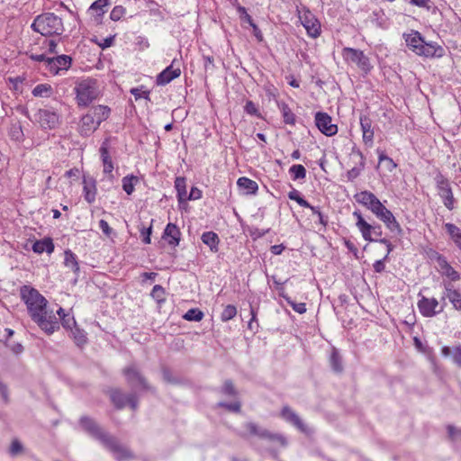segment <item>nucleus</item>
Masks as SVG:
<instances>
[{
	"label": "nucleus",
	"instance_id": "1",
	"mask_svg": "<svg viewBox=\"0 0 461 461\" xmlns=\"http://www.w3.org/2000/svg\"><path fill=\"white\" fill-rule=\"evenodd\" d=\"M20 296L32 320L48 335L59 329V321L52 311H48V301L32 286L23 285Z\"/></svg>",
	"mask_w": 461,
	"mask_h": 461
},
{
	"label": "nucleus",
	"instance_id": "2",
	"mask_svg": "<svg viewBox=\"0 0 461 461\" xmlns=\"http://www.w3.org/2000/svg\"><path fill=\"white\" fill-rule=\"evenodd\" d=\"M403 38L407 47L416 55L429 59L441 58L445 55V50L441 45L434 41H426L418 31L411 30L410 33H404Z\"/></svg>",
	"mask_w": 461,
	"mask_h": 461
},
{
	"label": "nucleus",
	"instance_id": "3",
	"mask_svg": "<svg viewBox=\"0 0 461 461\" xmlns=\"http://www.w3.org/2000/svg\"><path fill=\"white\" fill-rule=\"evenodd\" d=\"M32 29L42 36H60L64 31L62 19L54 13H43L37 15L32 25Z\"/></svg>",
	"mask_w": 461,
	"mask_h": 461
},
{
	"label": "nucleus",
	"instance_id": "4",
	"mask_svg": "<svg viewBox=\"0 0 461 461\" xmlns=\"http://www.w3.org/2000/svg\"><path fill=\"white\" fill-rule=\"evenodd\" d=\"M73 91L76 95L75 100L78 108L88 107L100 95L97 80L91 77L77 80Z\"/></svg>",
	"mask_w": 461,
	"mask_h": 461
},
{
	"label": "nucleus",
	"instance_id": "5",
	"mask_svg": "<svg viewBox=\"0 0 461 461\" xmlns=\"http://www.w3.org/2000/svg\"><path fill=\"white\" fill-rule=\"evenodd\" d=\"M438 194L442 199L443 204L448 209L455 208L456 200L453 195L452 187L449 180L440 172L438 171L434 176Z\"/></svg>",
	"mask_w": 461,
	"mask_h": 461
},
{
	"label": "nucleus",
	"instance_id": "6",
	"mask_svg": "<svg viewBox=\"0 0 461 461\" xmlns=\"http://www.w3.org/2000/svg\"><path fill=\"white\" fill-rule=\"evenodd\" d=\"M79 426L88 434L91 438L98 440L103 446L111 438L107 431H105L94 419L88 416H82L79 419Z\"/></svg>",
	"mask_w": 461,
	"mask_h": 461
},
{
	"label": "nucleus",
	"instance_id": "7",
	"mask_svg": "<svg viewBox=\"0 0 461 461\" xmlns=\"http://www.w3.org/2000/svg\"><path fill=\"white\" fill-rule=\"evenodd\" d=\"M342 57L347 62L356 64L365 73H369L373 68L369 58L361 50L345 47Z\"/></svg>",
	"mask_w": 461,
	"mask_h": 461
},
{
	"label": "nucleus",
	"instance_id": "8",
	"mask_svg": "<svg viewBox=\"0 0 461 461\" xmlns=\"http://www.w3.org/2000/svg\"><path fill=\"white\" fill-rule=\"evenodd\" d=\"M244 426L250 435L257 436L259 438L267 439L270 442H276L283 447L288 445V441L283 434L271 432L267 429L258 427L254 422H247Z\"/></svg>",
	"mask_w": 461,
	"mask_h": 461
},
{
	"label": "nucleus",
	"instance_id": "9",
	"mask_svg": "<svg viewBox=\"0 0 461 461\" xmlns=\"http://www.w3.org/2000/svg\"><path fill=\"white\" fill-rule=\"evenodd\" d=\"M302 10L303 14H301V11L297 7L299 18L307 34L312 38L319 37L321 32L320 22L308 7L303 6Z\"/></svg>",
	"mask_w": 461,
	"mask_h": 461
},
{
	"label": "nucleus",
	"instance_id": "10",
	"mask_svg": "<svg viewBox=\"0 0 461 461\" xmlns=\"http://www.w3.org/2000/svg\"><path fill=\"white\" fill-rule=\"evenodd\" d=\"M419 297L417 306L423 317L431 318L444 311V305H439V302L436 298H428L420 294H419Z\"/></svg>",
	"mask_w": 461,
	"mask_h": 461
},
{
	"label": "nucleus",
	"instance_id": "11",
	"mask_svg": "<svg viewBox=\"0 0 461 461\" xmlns=\"http://www.w3.org/2000/svg\"><path fill=\"white\" fill-rule=\"evenodd\" d=\"M104 447L107 448L109 451H111L118 461L135 458V456L132 453V451L129 449L127 447H124L122 444H120L118 439L113 436H111V438L107 440Z\"/></svg>",
	"mask_w": 461,
	"mask_h": 461
},
{
	"label": "nucleus",
	"instance_id": "12",
	"mask_svg": "<svg viewBox=\"0 0 461 461\" xmlns=\"http://www.w3.org/2000/svg\"><path fill=\"white\" fill-rule=\"evenodd\" d=\"M374 214L378 220L384 223L386 228L391 232L396 233L397 235H401L402 233V229L400 223L397 221L393 212L389 209H387L384 204Z\"/></svg>",
	"mask_w": 461,
	"mask_h": 461
},
{
	"label": "nucleus",
	"instance_id": "13",
	"mask_svg": "<svg viewBox=\"0 0 461 461\" xmlns=\"http://www.w3.org/2000/svg\"><path fill=\"white\" fill-rule=\"evenodd\" d=\"M315 125L322 134L328 137L334 136L338 132V126L332 123L331 116L324 112L315 113Z\"/></svg>",
	"mask_w": 461,
	"mask_h": 461
},
{
	"label": "nucleus",
	"instance_id": "14",
	"mask_svg": "<svg viewBox=\"0 0 461 461\" xmlns=\"http://www.w3.org/2000/svg\"><path fill=\"white\" fill-rule=\"evenodd\" d=\"M123 375L131 386L134 387L136 386V383H138L142 390L154 392V388L148 384L146 378L140 374L135 366H129L125 367L123 369Z\"/></svg>",
	"mask_w": 461,
	"mask_h": 461
},
{
	"label": "nucleus",
	"instance_id": "15",
	"mask_svg": "<svg viewBox=\"0 0 461 461\" xmlns=\"http://www.w3.org/2000/svg\"><path fill=\"white\" fill-rule=\"evenodd\" d=\"M280 417L306 435H309L312 432L309 427L301 420L298 414L288 405H285L282 408L280 411Z\"/></svg>",
	"mask_w": 461,
	"mask_h": 461
},
{
	"label": "nucleus",
	"instance_id": "16",
	"mask_svg": "<svg viewBox=\"0 0 461 461\" xmlns=\"http://www.w3.org/2000/svg\"><path fill=\"white\" fill-rule=\"evenodd\" d=\"M350 157L352 158H356V160L355 166L347 172V178L348 181L353 182L360 176L361 172L365 169L366 157L364 156L362 151L356 147L352 149Z\"/></svg>",
	"mask_w": 461,
	"mask_h": 461
},
{
	"label": "nucleus",
	"instance_id": "17",
	"mask_svg": "<svg viewBox=\"0 0 461 461\" xmlns=\"http://www.w3.org/2000/svg\"><path fill=\"white\" fill-rule=\"evenodd\" d=\"M35 117L43 129L52 130L59 124V115L52 110L39 109Z\"/></svg>",
	"mask_w": 461,
	"mask_h": 461
},
{
	"label": "nucleus",
	"instance_id": "18",
	"mask_svg": "<svg viewBox=\"0 0 461 461\" xmlns=\"http://www.w3.org/2000/svg\"><path fill=\"white\" fill-rule=\"evenodd\" d=\"M353 217L356 219V226L360 231L363 239L368 242H374V234H373V226L374 223H369L363 217L361 212L359 210H356L352 213Z\"/></svg>",
	"mask_w": 461,
	"mask_h": 461
},
{
	"label": "nucleus",
	"instance_id": "19",
	"mask_svg": "<svg viewBox=\"0 0 461 461\" xmlns=\"http://www.w3.org/2000/svg\"><path fill=\"white\" fill-rule=\"evenodd\" d=\"M71 64L72 58L65 54L47 59V68L54 75L59 74L60 70H68Z\"/></svg>",
	"mask_w": 461,
	"mask_h": 461
},
{
	"label": "nucleus",
	"instance_id": "20",
	"mask_svg": "<svg viewBox=\"0 0 461 461\" xmlns=\"http://www.w3.org/2000/svg\"><path fill=\"white\" fill-rule=\"evenodd\" d=\"M175 62L176 59H173L172 63L157 76L156 84L158 86H166L180 77L181 69L179 68H174Z\"/></svg>",
	"mask_w": 461,
	"mask_h": 461
},
{
	"label": "nucleus",
	"instance_id": "21",
	"mask_svg": "<svg viewBox=\"0 0 461 461\" xmlns=\"http://www.w3.org/2000/svg\"><path fill=\"white\" fill-rule=\"evenodd\" d=\"M100 157L104 165V173L109 175V179L112 181L113 179V163L112 161L111 156L109 154V139H105L100 149Z\"/></svg>",
	"mask_w": 461,
	"mask_h": 461
},
{
	"label": "nucleus",
	"instance_id": "22",
	"mask_svg": "<svg viewBox=\"0 0 461 461\" xmlns=\"http://www.w3.org/2000/svg\"><path fill=\"white\" fill-rule=\"evenodd\" d=\"M90 114L85 113L81 116L78 124V132L82 137H88L94 133L101 124H95Z\"/></svg>",
	"mask_w": 461,
	"mask_h": 461
},
{
	"label": "nucleus",
	"instance_id": "23",
	"mask_svg": "<svg viewBox=\"0 0 461 461\" xmlns=\"http://www.w3.org/2000/svg\"><path fill=\"white\" fill-rule=\"evenodd\" d=\"M360 128L363 133V141L366 145L372 146L374 142V129L371 118L366 114L359 117Z\"/></svg>",
	"mask_w": 461,
	"mask_h": 461
},
{
	"label": "nucleus",
	"instance_id": "24",
	"mask_svg": "<svg viewBox=\"0 0 461 461\" xmlns=\"http://www.w3.org/2000/svg\"><path fill=\"white\" fill-rule=\"evenodd\" d=\"M86 113L90 114L91 117L96 121L95 124H101L109 118L111 114V108L103 104L93 105L89 108Z\"/></svg>",
	"mask_w": 461,
	"mask_h": 461
},
{
	"label": "nucleus",
	"instance_id": "25",
	"mask_svg": "<svg viewBox=\"0 0 461 461\" xmlns=\"http://www.w3.org/2000/svg\"><path fill=\"white\" fill-rule=\"evenodd\" d=\"M83 194L84 198L88 203H93L96 196V181L92 176H84L83 178Z\"/></svg>",
	"mask_w": 461,
	"mask_h": 461
},
{
	"label": "nucleus",
	"instance_id": "26",
	"mask_svg": "<svg viewBox=\"0 0 461 461\" xmlns=\"http://www.w3.org/2000/svg\"><path fill=\"white\" fill-rule=\"evenodd\" d=\"M443 286L445 294L452 303L453 307L457 311H461V292L455 289L450 282L443 281Z\"/></svg>",
	"mask_w": 461,
	"mask_h": 461
},
{
	"label": "nucleus",
	"instance_id": "27",
	"mask_svg": "<svg viewBox=\"0 0 461 461\" xmlns=\"http://www.w3.org/2000/svg\"><path fill=\"white\" fill-rule=\"evenodd\" d=\"M181 232L179 228L174 223H167L162 238L165 239L170 246L176 247L180 242Z\"/></svg>",
	"mask_w": 461,
	"mask_h": 461
},
{
	"label": "nucleus",
	"instance_id": "28",
	"mask_svg": "<svg viewBox=\"0 0 461 461\" xmlns=\"http://www.w3.org/2000/svg\"><path fill=\"white\" fill-rule=\"evenodd\" d=\"M110 400L116 410H122L127 406L129 394L124 393L119 388H112L108 392Z\"/></svg>",
	"mask_w": 461,
	"mask_h": 461
},
{
	"label": "nucleus",
	"instance_id": "29",
	"mask_svg": "<svg viewBox=\"0 0 461 461\" xmlns=\"http://www.w3.org/2000/svg\"><path fill=\"white\" fill-rule=\"evenodd\" d=\"M64 266L69 268L75 275V281L77 280L80 274V267L77 256L70 249L64 251Z\"/></svg>",
	"mask_w": 461,
	"mask_h": 461
},
{
	"label": "nucleus",
	"instance_id": "30",
	"mask_svg": "<svg viewBox=\"0 0 461 461\" xmlns=\"http://www.w3.org/2000/svg\"><path fill=\"white\" fill-rule=\"evenodd\" d=\"M202 242L208 246L213 253L219 251L220 238L218 234L212 230L204 231L201 236Z\"/></svg>",
	"mask_w": 461,
	"mask_h": 461
},
{
	"label": "nucleus",
	"instance_id": "31",
	"mask_svg": "<svg viewBox=\"0 0 461 461\" xmlns=\"http://www.w3.org/2000/svg\"><path fill=\"white\" fill-rule=\"evenodd\" d=\"M55 246L51 238H43L36 240L32 245V250L34 253L42 254L46 252L51 254L54 251Z\"/></svg>",
	"mask_w": 461,
	"mask_h": 461
},
{
	"label": "nucleus",
	"instance_id": "32",
	"mask_svg": "<svg viewBox=\"0 0 461 461\" xmlns=\"http://www.w3.org/2000/svg\"><path fill=\"white\" fill-rule=\"evenodd\" d=\"M237 185L240 189L244 190V194L247 195L256 194L258 190V185L256 181L241 176L237 180Z\"/></svg>",
	"mask_w": 461,
	"mask_h": 461
},
{
	"label": "nucleus",
	"instance_id": "33",
	"mask_svg": "<svg viewBox=\"0 0 461 461\" xmlns=\"http://www.w3.org/2000/svg\"><path fill=\"white\" fill-rule=\"evenodd\" d=\"M440 273L442 276H447L451 282H456L460 279V274L455 270L447 262V258L438 264Z\"/></svg>",
	"mask_w": 461,
	"mask_h": 461
},
{
	"label": "nucleus",
	"instance_id": "34",
	"mask_svg": "<svg viewBox=\"0 0 461 461\" xmlns=\"http://www.w3.org/2000/svg\"><path fill=\"white\" fill-rule=\"evenodd\" d=\"M277 107L281 112L283 121L285 124L294 125L296 115L293 113L289 105L285 102H277Z\"/></svg>",
	"mask_w": 461,
	"mask_h": 461
},
{
	"label": "nucleus",
	"instance_id": "35",
	"mask_svg": "<svg viewBox=\"0 0 461 461\" xmlns=\"http://www.w3.org/2000/svg\"><path fill=\"white\" fill-rule=\"evenodd\" d=\"M214 391L228 397L238 398L239 396V391L231 379H226L222 385Z\"/></svg>",
	"mask_w": 461,
	"mask_h": 461
},
{
	"label": "nucleus",
	"instance_id": "36",
	"mask_svg": "<svg viewBox=\"0 0 461 461\" xmlns=\"http://www.w3.org/2000/svg\"><path fill=\"white\" fill-rule=\"evenodd\" d=\"M444 228L455 245L461 250V229L450 222L445 223Z\"/></svg>",
	"mask_w": 461,
	"mask_h": 461
},
{
	"label": "nucleus",
	"instance_id": "37",
	"mask_svg": "<svg viewBox=\"0 0 461 461\" xmlns=\"http://www.w3.org/2000/svg\"><path fill=\"white\" fill-rule=\"evenodd\" d=\"M175 188L179 203L187 201L186 179L184 176H177L175 179Z\"/></svg>",
	"mask_w": 461,
	"mask_h": 461
},
{
	"label": "nucleus",
	"instance_id": "38",
	"mask_svg": "<svg viewBox=\"0 0 461 461\" xmlns=\"http://www.w3.org/2000/svg\"><path fill=\"white\" fill-rule=\"evenodd\" d=\"M330 365L335 373L343 371L342 357L336 348H333L330 356Z\"/></svg>",
	"mask_w": 461,
	"mask_h": 461
},
{
	"label": "nucleus",
	"instance_id": "39",
	"mask_svg": "<svg viewBox=\"0 0 461 461\" xmlns=\"http://www.w3.org/2000/svg\"><path fill=\"white\" fill-rule=\"evenodd\" d=\"M32 94L35 97H50L53 94V88L50 84H39L32 89Z\"/></svg>",
	"mask_w": 461,
	"mask_h": 461
},
{
	"label": "nucleus",
	"instance_id": "40",
	"mask_svg": "<svg viewBox=\"0 0 461 461\" xmlns=\"http://www.w3.org/2000/svg\"><path fill=\"white\" fill-rule=\"evenodd\" d=\"M376 152L378 154L379 164L384 163L388 172H393L397 167V164L392 158L388 157L384 150L377 149Z\"/></svg>",
	"mask_w": 461,
	"mask_h": 461
},
{
	"label": "nucleus",
	"instance_id": "41",
	"mask_svg": "<svg viewBox=\"0 0 461 461\" xmlns=\"http://www.w3.org/2000/svg\"><path fill=\"white\" fill-rule=\"evenodd\" d=\"M139 183V177L134 175H127L122 180V189L127 194L134 192V185Z\"/></svg>",
	"mask_w": 461,
	"mask_h": 461
},
{
	"label": "nucleus",
	"instance_id": "42",
	"mask_svg": "<svg viewBox=\"0 0 461 461\" xmlns=\"http://www.w3.org/2000/svg\"><path fill=\"white\" fill-rule=\"evenodd\" d=\"M72 333L73 339L77 346L83 347L87 342L86 333L84 330L79 329L78 327H74V329L70 330Z\"/></svg>",
	"mask_w": 461,
	"mask_h": 461
},
{
	"label": "nucleus",
	"instance_id": "43",
	"mask_svg": "<svg viewBox=\"0 0 461 461\" xmlns=\"http://www.w3.org/2000/svg\"><path fill=\"white\" fill-rule=\"evenodd\" d=\"M312 212V214L316 215L319 220V223L322 226L320 230H326V227L329 224V217L328 215L324 214L319 206H313L310 203V206L308 207Z\"/></svg>",
	"mask_w": 461,
	"mask_h": 461
},
{
	"label": "nucleus",
	"instance_id": "44",
	"mask_svg": "<svg viewBox=\"0 0 461 461\" xmlns=\"http://www.w3.org/2000/svg\"><path fill=\"white\" fill-rule=\"evenodd\" d=\"M216 406L233 413H240L241 411V402L239 400L231 402H219Z\"/></svg>",
	"mask_w": 461,
	"mask_h": 461
},
{
	"label": "nucleus",
	"instance_id": "45",
	"mask_svg": "<svg viewBox=\"0 0 461 461\" xmlns=\"http://www.w3.org/2000/svg\"><path fill=\"white\" fill-rule=\"evenodd\" d=\"M166 290L160 285H155L151 290L150 296L158 303L161 304L166 302Z\"/></svg>",
	"mask_w": 461,
	"mask_h": 461
},
{
	"label": "nucleus",
	"instance_id": "46",
	"mask_svg": "<svg viewBox=\"0 0 461 461\" xmlns=\"http://www.w3.org/2000/svg\"><path fill=\"white\" fill-rule=\"evenodd\" d=\"M289 173L294 181L304 179L306 177V169L303 165L295 164L289 168Z\"/></svg>",
	"mask_w": 461,
	"mask_h": 461
},
{
	"label": "nucleus",
	"instance_id": "47",
	"mask_svg": "<svg viewBox=\"0 0 461 461\" xmlns=\"http://www.w3.org/2000/svg\"><path fill=\"white\" fill-rule=\"evenodd\" d=\"M204 317V313L198 308L189 309L184 315L183 319L188 321H200Z\"/></svg>",
	"mask_w": 461,
	"mask_h": 461
},
{
	"label": "nucleus",
	"instance_id": "48",
	"mask_svg": "<svg viewBox=\"0 0 461 461\" xmlns=\"http://www.w3.org/2000/svg\"><path fill=\"white\" fill-rule=\"evenodd\" d=\"M110 4V0H96L90 5V10L95 11L96 15L102 17L106 10L104 9Z\"/></svg>",
	"mask_w": 461,
	"mask_h": 461
},
{
	"label": "nucleus",
	"instance_id": "49",
	"mask_svg": "<svg viewBox=\"0 0 461 461\" xmlns=\"http://www.w3.org/2000/svg\"><path fill=\"white\" fill-rule=\"evenodd\" d=\"M237 314V308L233 304H228L221 313V321L227 322L232 320Z\"/></svg>",
	"mask_w": 461,
	"mask_h": 461
},
{
	"label": "nucleus",
	"instance_id": "50",
	"mask_svg": "<svg viewBox=\"0 0 461 461\" xmlns=\"http://www.w3.org/2000/svg\"><path fill=\"white\" fill-rule=\"evenodd\" d=\"M288 198L295 201L302 207L307 208L310 206V203L302 196L298 190L294 188L288 193Z\"/></svg>",
	"mask_w": 461,
	"mask_h": 461
},
{
	"label": "nucleus",
	"instance_id": "51",
	"mask_svg": "<svg viewBox=\"0 0 461 461\" xmlns=\"http://www.w3.org/2000/svg\"><path fill=\"white\" fill-rule=\"evenodd\" d=\"M375 194H373L370 191H361L359 193H357L354 195L355 200L362 204L363 206H366L369 201L374 197Z\"/></svg>",
	"mask_w": 461,
	"mask_h": 461
},
{
	"label": "nucleus",
	"instance_id": "52",
	"mask_svg": "<svg viewBox=\"0 0 461 461\" xmlns=\"http://www.w3.org/2000/svg\"><path fill=\"white\" fill-rule=\"evenodd\" d=\"M250 314L251 318L249 321L248 328L253 332H258L259 324L258 321V310L250 304Z\"/></svg>",
	"mask_w": 461,
	"mask_h": 461
},
{
	"label": "nucleus",
	"instance_id": "53",
	"mask_svg": "<svg viewBox=\"0 0 461 461\" xmlns=\"http://www.w3.org/2000/svg\"><path fill=\"white\" fill-rule=\"evenodd\" d=\"M244 112L247 114L256 116L258 118L262 119V113H260L258 107L255 104V103L251 100H248L244 106Z\"/></svg>",
	"mask_w": 461,
	"mask_h": 461
},
{
	"label": "nucleus",
	"instance_id": "54",
	"mask_svg": "<svg viewBox=\"0 0 461 461\" xmlns=\"http://www.w3.org/2000/svg\"><path fill=\"white\" fill-rule=\"evenodd\" d=\"M130 93L134 96L136 100L144 98L148 101H150L149 94L150 92L149 90H144L143 86L141 87H133L130 90Z\"/></svg>",
	"mask_w": 461,
	"mask_h": 461
},
{
	"label": "nucleus",
	"instance_id": "55",
	"mask_svg": "<svg viewBox=\"0 0 461 461\" xmlns=\"http://www.w3.org/2000/svg\"><path fill=\"white\" fill-rule=\"evenodd\" d=\"M285 300L294 312L300 314H303L306 312V304L304 303H295L290 297H285Z\"/></svg>",
	"mask_w": 461,
	"mask_h": 461
},
{
	"label": "nucleus",
	"instance_id": "56",
	"mask_svg": "<svg viewBox=\"0 0 461 461\" xmlns=\"http://www.w3.org/2000/svg\"><path fill=\"white\" fill-rule=\"evenodd\" d=\"M447 431L448 438L451 441H456L457 438H461V429L455 427L452 424H448L446 427Z\"/></svg>",
	"mask_w": 461,
	"mask_h": 461
},
{
	"label": "nucleus",
	"instance_id": "57",
	"mask_svg": "<svg viewBox=\"0 0 461 461\" xmlns=\"http://www.w3.org/2000/svg\"><path fill=\"white\" fill-rule=\"evenodd\" d=\"M140 237L141 240L144 244H150L151 240L150 236L152 234V225H149V227L141 226L140 228Z\"/></svg>",
	"mask_w": 461,
	"mask_h": 461
},
{
	"label": "nucleus",
	"instance_id": "58",
	"mask_svg": "<svg viewBox=\"0 0 461 461\" xmlns=\"http://www.w3.org/2000/svg\"><path fill=\"white\" fill-rule=\"evenodd\" d=\"M126 9L122 5H115L110 14V18L112 21L117 22L119 21L125 14Z\"/></svg>",
	"mask_w": 461,
	"mask_h": 461
},
{
	"label": "nucleus",
	"instance_id": "59",
	"mask_svg": "<svg viewBox=\"0 0 461 461\" xmlns=\"http://www.w3.org/2000/svg\"><path fill=\"white\" fill-rule=\"evenodd\" d=\"M426 255H427V258L431 260V261H436L438 263V265L442 262L446 257L443 256L442 254H440L439 252H438L436 249H429L427 251H426Z\"/></svg>",
	"mask_w": 461,
	"mask_h": 461
},
{
	"label": "nucleus",
	"instance_id": "60",
	"mask_svg": "<svg viewBox=\"0 0 461 461\" xmlns=\"http://www.w3.org/2000/svg\"><path fill=\"white\" fill-rule=\"evenodd\" d=\"M272 279L274 282L275 289L278 292L279 296H281L284 299H285V297H289L287 295V294L285 293V287H284V285L288 281V279H286L285 282H280L279 280H277L275 276H272Z\"/></svg>",
	"mask_w": 461,
	"mask_h": 461
},
{
	"label": "nucleus",
	"instance_id": "61",
	"mask_svg": "<svg viewBox=\"0 0 461 461\" xmlns=\"http://www.w3.org/2000/svg\"><path fill=\"white\" fill-rule=\"evenodd\" d=\"M23 449V447L22 443L18 439H14L11 443L10 448H9V454L12 456H16L19 455Z\"/></svg>",
	"mask_w": 461,
	"mask_h": 461
},
{
	"label": "nucleus",
	"instance_id": "62",
	"mask_svg": "<svg viewBox=\"0 0 461 461\" xmlns=\"http://www.w3.org/2000/svg\"><path fill=\"white\" fill-rule=\"evenodd\" d=\"M60 322L66 330H72L77 326V322L75 321L74 316L68 314L60 320Z\"/></svg>",
	"mask_w": 461,
	"mask_h": 461
},
{
	"label": "nucleus",
	"instance_id": "63",
	"mask_svg": "<svg viewBox=\"0 0 461 461\" xmlns=\"http://www.w3.org/2000/svg\"><path fill=\"white\" fill-rule=\"evenodd\" d=\"M383 206L381 201L375 194L374 197L369 201L367 205L366 206L368 210H370L373 213L378 211Z\"/></svg>",
	"mask_w": 461,
	"mask_h": 461
},
{
	"label": "nucleus",
	"instance_id": "64",
	"mask_svg": "<svg viewBox=\"0 0 461 461\" xmlns=\"http://www.w3.org/2000/svg\"><path fill=\"white\" fill-rule=\"evenodd\" d=\"M453 363L461 368V344L454 347L453 351Z\"/></svg>",
	"mask_w": 461,
	"mask_h": 461
}]
</instances>
